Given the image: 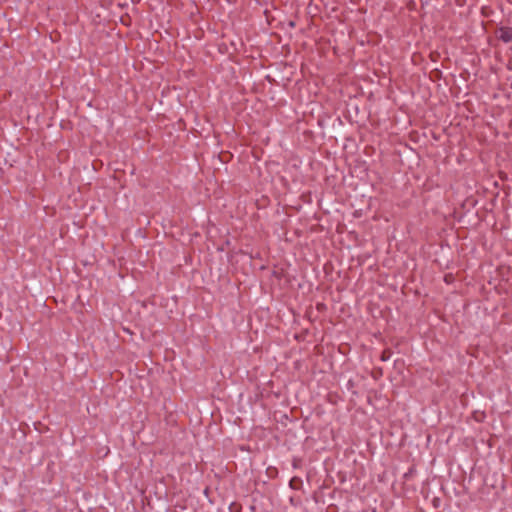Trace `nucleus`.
Here are the masks:
<instances>
[{
	"label": "nucleus",
	"mask_w": 512,
	"mask_h": 512,
	"mask_svg": "<svg viewBox=\"0 0 512 512\" xmlns=\"http://www.w3.org/2000/svg\"><path fill=\"white\" fill-rule=\"evenodd\" d=\"M504 39V41H509L511 39V36H508V35H505L502 37Z\"/></svg>",
	"instance_id": "obj_1"
}]
</instances>
